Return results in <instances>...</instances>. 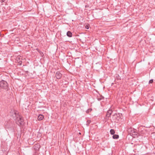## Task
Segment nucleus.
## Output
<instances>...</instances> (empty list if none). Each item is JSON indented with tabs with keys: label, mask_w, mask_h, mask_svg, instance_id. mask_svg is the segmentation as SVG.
Wrapping results in <instances>:
<instances>
[{
	"label": "nucleus",
	"mask_w": 155,
	"mask_h": 155,
	"mask_svg": "<svg viewBox=\"0 0 155 155\" xmlns=\"http://www.w3.org/2000/svg\"><path fill=\"white\" fill-rule=\"evenodd\" d=\"M10 113L11 115L15 120L16 124L19 126L23 124L24 120L22 117L19 115L18 111L12 110Z\"/></svg>",
	"instance_id": "nucleus-1"
},
{
	"label": "nucleus",
	"mask_w": 155,
	"mask_h": 155,
	"mask_svg": "<svg viewBox=\"0 0 155 155\" xmlns=\"http://www.w3.org/2000/svg\"><path fill=\"white\" fill-rule=\"evenodd\" d=\"M0 87L2 89L7 91L9 89L8 85L7 82L4 80L0 81Z\"/></svg>",
	"instance_id": "nucleus-2"
},
{
	"label": "nucleus",
	"mask_w": 155,
	"mask_h": 155,
	"mask_svg": "<svg viewBox=\"0 0 155 155\" xmlns=\"http://www.w3.org/2000/svg\"><path fill=\"white\" fill-rule=\"evenodd\" d=\"M122 115L121 114L115 113L112 116V120H115V122L118 121L121 118Z\"/></svg>",
	"instance_id": "nucleus-3"
},
{
	"label": "nucleus",
	"mask_w": 155,
	"mask_h": 155,
	"mask_svg": "<svg viewBox=\"0 0 155 155\" xmlns=\"http://www.w3.org/2000/svg\"><path fill=\"white\" fill-rule=\"evenodd\" d=\"M128 132L130 134H132V135H137V133L135 132L134 131V130L132 129V128H130L128 129Z\"/></svg>",
	"instance_id": "nucleus-4"
},
{
	"label": "nucleus",
	"mask_w": 155,
	"mask_h": 155,
	"mask_svg": "<svg viewBox=\"0 0 155 155\" xmlns=\"http://www.w3.org/2000/svg\"><path fill=\"white\" fill-rule=\"evenodd\" d=\"M62 74L59 71H57L55 74V76L57 79H60L62 77Z\"/></svg>",
	"instance_id": "nucleus-5"
},
{
	"label": "nucleus",
	"mask_w": 155,
	"mask_h": 155,
	"mask_svg": "<svg viewBox=\"0 0 155 155\" xmlns=\"http://www.w3.org/2000/svg\"><path fill=\"white\" fill-rule=\"evenodd\" d=\"M112 111L111 110H109L107 112V114L106 115V117L109 118L110 117V115L112 114Z\"/></svg>",
	"instance_id": "nucleus-6"
},
{
	"label": "nucleus",
	"mask_w": 155,
	"mask_h": 155,
	"mask_svg": "<svg viewBox=\"0 0 155 155\" xmlns=\"http://www.w3.org/2000/svg\"><path fill=\"white\" fill-rule=\"evenodd\" d=\"M34 147L35 150H38L40 147V146L39 144H37L34 146Z\"/></svg>",
	"instance_id": "nucleus-7"
},
{
	"label": "nucleus",
	"mask_w": 155,
	"mask_h": 155,
	"mask_svg": "<svg viewBox=\"0 0 155 155\" xmlns=\"http://www.w3.org/2000/svg\"><path fill=\"white\" fill-rule=\"evenodd\" d=\"M44 118V116L41 114H40L38 115V119L39 120H43V119Z\"/></svg>",
	"instance_id": "nucleus-8"
},
{
	"label": "nucleus",
	"mask_w": 155,
	"mask_h": 155,
	"mask_svg": "<svg viewBox=\"0 0 155 155\" xmlns=\"http://www.w3.org/2000/svg\"><path fill=\"white\" fill-rule=\"evenodd\" d=\"M67 35L69 37H71L72 36V33L71 31H69L67 32Z\"/></svg>",
	"instance_id": "nucleus-9"
},
{
	"label": "nucleus",
	"mask_w": 155,
	"mask_h": 155,
	"mask_svg": "<svg viewBox=\"0 0 155 155\" xmlns=\"http://www.w3.org/2000/svg\"><path fill=\"white\" fill-rule=\"evenodd\" d=\"M119 138V135L117 134H114L113 136V138L114 139H117Z\"/></svg>",
	"instance_id": "nucleus-10"
},
{
	"label": "nucleus",
	"mask_w": 155,
	"mask_h": 155,
	"mask_svg": "<svg viewBox=\"0 0 155 155\" xmlns=\"http://www.w3.org/2000/svg\"><path fill=\"white\" fill-rule=\"evenodd\" d=\"M104 98V97L102 96H100L99 97L97 96V99L98 100L100 101L102 100V99Z\"/></svg>",
	"instance_id": "nucleus-11"
},
{
	"label": "nucleus",
	"mask_w": 155,
	"mask_h": 155,
	"mask_svg": "<svg viewBox=\"0 0 155 155\" xmlns=\"http://www.w3.org/2000/svg\"><path fill=\"white\" fill-rule=\"evenodd\" d=\"M110 134L112 135H114L115 133L114 130L113 129H111L110 130Z\"/></svg>",
	"instance_id": "nucleus-12"
},
{
	"label": "nucleus",
	"mask_w": 155,
	"mask_h": 155,
	"mask_svg": "<svg viewBox=\"0 0 155 155\" xmlns=\"http://www.w3.org/2000/svg\"><path fill=\"white\" fill-rule=\"evenodd\" d=\"M92 110V109H88L86 111V112L87 113H89L90 112H91Z\"/></svg>",
	"instance_id": "nucleus-13"
},
{
	"label": "nucleus",
	"mask_w": 155,
	"mask_h": 155,
	"mask_svg": "<svg viewBox=\"0 0 155 155\" xmlns=\"http://www.w3.org/2000/svg\"><path fill=\"white\" fill-rule=\"evenodd\" d=\"M146 132V130H142L141 131L140 133L141 134H145V132Z\"/></svg>",
	"instance_id": "nucleus-14"
},
{
	"label": "nucleus",
	"mask_w": 155,
	"mask_h": 155,
	"mask_svg": "<svg viewBox=\"0 0 155 155\" xmlns=\"http://www.w3.org/2000/svg\"><path fill=\"white\" fill-rule=\"evenodd\" d=\"M153 82V80L151 79L149 81V84H151V83H152Z\"/></svg>",
	"instance_id": "nucleus-15"
},
{
	"label": "nucleus",
	"mask_w": 155,
	"mask_h": 155,
	"mask_svg": "<svg viewBox=\"0 0 155 155\" xmlns=\"http://www.w3.org/2000/svg\"><path fill=\"white\" fill-rule=\"evenodd\" d=\"M91 122V121H90V120H87V125H89V124H90Z\"/></svg>",
	"instance_id": "nucleus-16"
},
{
	"label": "nucleus",
	"mask_w": 155,
	"mask_h": 155,
	"mask_svg": "<svg viewBox=\"0 0 155 155\" xmlns=\"http://www.w3.org/2000/svg\"><path fill=\"white\" fill-rule=\"evenodd\" d=\"M85 28L86 29H88L89 28V27L87 25L85 26Z\"/></svg>",
	"instance_id": "nucleus-17"
},
{
	"label": "nucleus",
	"mask_w": 155,
	"mask_h": 155,
	"mask_svg": "<svg viewBox=\"0 0 155 155\" xmlns=\"http://www.w3.org/2000/svg\"><path fill=\"white\" fill-rule=\"evenodd\" d=\"M1 32L0 31V36H1Z\"/></svg>",
	"instance_id": "nucleus-18"
}]
</instances>
